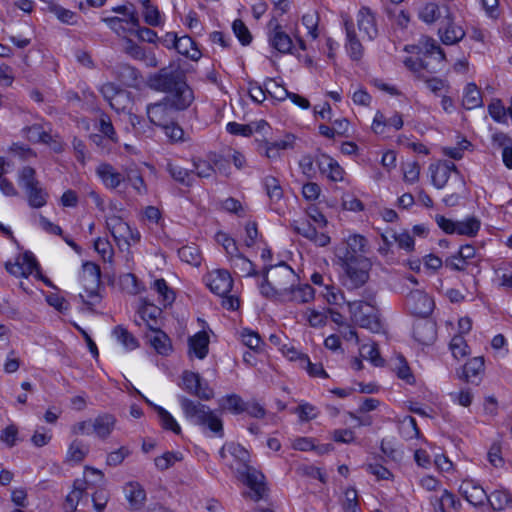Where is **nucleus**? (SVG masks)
Returning <instances> with one entry per match:
<instances>
[{"label": "nucleus", "instance_id": "1", "mask_svg": "<svg viewBox=\"0 0 512 512\" xmlns=\"http://www.w3.org/2000/svg\"><path fill=\"white\" fill-rule=\"evenodd\" d=\"M148 85L155 91L168 93L165 97L176 99V105L182 108H188L194 100L193 91L186 83L183 71L173 65L150 75Z\"/></svg>", "mask_w": 512, "mask_h": 512}, {"label": "nucleus", "instance_id": "2", "mask_svg": "<svg viewBox=\"0 0 512 512\" xmlns=\"http://www.w3.org/2000/svg\"><path fill=\"white\" fill-rule=\"evenodd\" d=\"M185 418L193 425L199 426L209 436L223 438V421L207 405L191 400L185 396L178 397Z\"/></svg>", "mask_w": 512, "mask_h": 512}, {"label": "nucleus", "instance_id": "3", "mask_svg": "<svg viewBox=\"0 0 512 512\" xmlns=\"http://www.w3.org/2000/svg\"><path fill=\"white\" fill-rule=\"evenodd\" d=\"M203 280L212 293L222 297L223 308L235 311L240 307V300L229 295L233 288V278L227 269H215L204 275Z\"/></svg>", "mask_w": 512, "mask_h": 512}, {"label": "nucleus", "instance_id": "4", "mask_svg": "<svg viewBox=\"0 0 512 512\" xmlns=\"http://www.w3.org/2000/svg\"><path fill=\"white\" fill-rule=\"evenodd\" d=\"M177 103L176 99L164 97L159 102L149 104L146 112L150 123L158 128H180L176 122L177 113L187 108L179 107Z\"/></svg>", "mask_w": 512, "mask_h": 512}, {"label": "nucleus", "instance_id": "5", "mask_svg": "<svg viewBox=\"0 0 512 512\" xmlns=\"http://www.w3.org/2000/svg\"><path fill=\"white\" fill-rule=\"evenodd\" d=\"M80 279L84 290L87 293L88 299H85L82 294L79 295V298L88 307V309L92 310V307L100 302V296L98 293L101 284L100 266L90 261L83 263Z\"/></svg>", "mask_w": 512, "mask_h": 512}, {"label": "nucleus", "instance_id": "6", "mask_svg": "<svg viewBox=\"0 0 512 512\" xmlns=\"http://www.w3.org/2000/svg\"><path fill=\"white\" fill-rule=\"evenodd\" d=\"M352 320L362 328L378 332L381 324L373 299L369 301H354L348 304Z\"/></svg>", "mask_w": 512, "mask_h": 512}, {"label": "nucleus", "instance_id": "7", "mask_svg": "<svg viewBox=\"0 0 512 512\" xmlns=\"http://www.w3.org/2000/svg\"><path fill=\"white\" fill-rule=\"evenodd\" d=\"M272 270L271 278L275 283L277 290H280L281 301H287L289 291L292 287L297 284L299 278L294 270L285 262H281L278 265L267 266Z\"/></svg>", "mask_w": 512, "mask_h": 512}, {"label": "nucleus", "instance_id": "8", "mask_svg": "<svg viewBox=\"0 0 512 512\" xmlns=\"http://www.w3.org/2000/svg\"><path fill=\"white\" fill-rule=\"evenodd\" d=\"M106 226L119 246L121 242L130 246L131 242L135 243L140 240L141 235L139 231L131 228L128 223L117 215L108 216L106 218Z\"/></svg>", "mask_w": 512, "mask_h": 512}, {"label": "nucleus", "instance_id": "9", "mask_svg": "<svg viewBox=\"0 0 512 512\" xmlns=\"http://www.w3.org/2000/svg\"><path fill=\"white\" fill-rule=\"evenodd\" d=\"M182 389L201 400L208 401L213 398L214 391L207 383H202L199 373L184 371L182 373Z\"/></svg>", "mask_w": 512, "mask_h": 512}, {"label": "nucleus", "instance_id": "10", "mask_svg": "<svg viewBox=\"0 0 512 512\" xmlns=\"http://www.w3.org/2000/svg\"><path fill=\"white\" fill-rule=\"evenodd\" d=\"M341 262L346 265V273L353 287H360L367 282L372 267L368 258L361 256Z\"/></svg>", "mask_w": 512, "mask_h": 512}, {"label": "nucleus", "instance_id": "11", "mask_svg": "<svg viewBox=\"0 0 512 512\" xmlns=\"http://www.w3.org/2000/svg\"><path fill=\"white\" fill-rule=\"evenodd\" d=\"M438 35L444 45L457 44L466 35L465 30L455 23L453 13L450 9L445 10V18L441 21Z\"/></svg>", "mask_w": 512, "mask_h": 512}, {"label": "nucleus", "instance_id": "12", "mask_svg": "<svg viewBox=\"0 0 512 512\" xmlns=\"http://www.w3.org/2000/svg\"><path fill=\"white\" fill-rule=\"evenodd\" d=\"M346 247H336L335 256L339 261L358 258V254L368 252V241L360 234H352L345 239Z\"/></svg>", "mask_w": 512, "mask_h": 512}, {"label": "nucleus", "instance_id": "13", "mask_svg": "<svg viewBox=\"0 0 512 512\" xmlns=\"http://www.w3.org/2000/svg\"><path fill=\"white\" fill-rule=\"evenodd\" d=\"M269 44L280 53H289L293 47L291 37L283 30L276 17L268 22Z\"/></svg>", "mask_w": 512, "mask_h": 512}, {"label": "nucleus", "instance_id": "14", "mask_svg": "<svg viewBox=\"0 0 512 512\" xmlns=\"http://www.w3.org/2000/svg\"><path fill=\"white\" fill-rule=\"evenodd\" d=\"M406 305L413 314L420 317H427L434 308L433 300L420 289L413 290L407 295Z\"/></svg>", "mask_w": 512, "mask_h": 512}, {"label": "nucleus", "instance_id": "15", "mask_svg": "<svg viewBox=\"0 0 512 512\" xmlns=\"http://www.w3.org/2000/svg\"><path fill=\"white\" fill-rule=\"evenodd\" d=\"M215 238L216 241L223 246L224 250L231 257L232 260L235 258L241 263L250 266V270L247 272L249 277L258 276L259 273L255 269L254 264L249 259H247L246 257L239 253L236 241L233 238H231L228 234L224 232H218Z\"/></svg>", "mask_w": 512, "mask_h": 512}, {"label": "nucleus", "instance_id": "16", "mask_svg": "<svg viewBox=\"0 0 512 512\" xmlns=\"http://www.w3.org/2000/svg\"><path fill=\"white\" fill-rule=\"evenodd\" d=\"M459 492L470 504L476 507L483 506L488 499L483 487L471 479L462 481Z\"/></svg>", "mask_w": 512, "mask_h": 512}, {"label": "nucleus", "instance_id": "17", "mask_svg": "<svg viewBox=\"0 0 512 512\" xmlns=\"http://www.w3.org/2000/svg\"><path fill=\"white\" fill-rule=\"evenodd\" d=\"M302 195L304 199L308 202L306 209V213L308 217L316 224L319 223L320 218V209L315 202L320 195V187L317 183L308 182L302 187Z\"/></svg>", "mask_w": 512, "mask_h": 512}, {"label": "nucleus", "instance_id": "18", "mask_svg": "<svg viewBox=\"0 0 512 512\" xmlns=\"http://www.w3.org/2000/svg\"><path fill=\"white\" fill-rule=\"evenodd\" d=\"M357 26L360 32L364 33L369 40L378 35V27L375 14L368 7H362L357 13Z\"/></svg>", "mask_w": 512, "mask_h": 512}, {"label": "nucleus", "instance_id": "19", "mask_svg": "<svg viewBox=\"0 0 512 512\" xmlns=\"http://www.w3.org/2000/svg\"><path fill=\"white\" fill-rule=\"evenodd\" d=\"M125 497L129 504V509L138 511L144 507L146 501V491L137 481H130L124 486Z\"/></svg>", "mask_w": 512, "mask_h": 512}, {"label": "nucleus", "instance_id": "20", "mask_svg": "<svg viewBox=\"0 0 512 512\" xmlns=\"http://www.w3.org/2000/svg\"><path fill=\"white\" fill-rule=\"evenodd\" d=\"M429 170L431 172L432 184L437 189H442L447 184L452 172L457 173L455 164L450 162L431 164Z\"/></svg>", "mask_w": 512, "mask_h": 512}, {"label": "nucleus", "instance_id": "21", "mask_svg": "<svg viewBox=\"0 0 512 512\" xmlns=\"http://www.w3.org/2000/svg\"><path fill=\"white\" fill-rule=\"evenodd\" d=\"M209 335L205 331H199L188 339V354L198 359H204L209 352Z\"/></svg>", "mask_w": 512, "mask_h": 512}, {"label": "nucleus", "instance_id": "22", "mask_svg": "<svg viewBox=\"0 0 512 512\" xmlns=\"http://www.w3.org/2000/svg\"><path fill=\"white\" fill-rule=\"evenodd\" d=\"M165 169L170 175V177L178 184L185 187L193 186L195 181L194 170H188L186 168H183L173 163L171 160H167Z\"/></svg>", "mask_w": 512, "mask_h": 512}, {"label": "nucleus", "instance_id": "23", "mask_svg": "<svg viewBox=\"0 0 512 512\" xmlns=\"http://www.w3.org/2000/svg\"><path fill=\"white\" fill-rule=\"evenodd\" d=\"M96 173L103 184L109 189H116L125 180L121 173L117 172L111 164L102 163Z\"/></svg>", "mask_w": 512, "mask_h": 512}, {"label": "nucleus", "instance_id": "24", "mask_svg": "<svg viewBox=\"0 0 512 512\" xmlns=\"http://www.w3.org/2000/svg\"><path fill=\"white\" fill-rule=\"evenodd\" d=\"M344 25L347 36V49L350 57L353 60L358 61L363 56L364 48L357 38L353 22L350 19H344Z\"/></svg>", "mask_w": 512, "mask_h": 512}, {"label": "nucleus", "instance_id": "25", "mask_svg": "<svg viewBox=\"0 0 512 512\" xmlns=\"http://www.w3.org/2000/svg\"><path fill=\"white\" fill-rule=\"evenodd\" d=\"M116 424V418L109 413L98 415L93 420V433L100 439L104 440L113 432Z\"/></svg>", "mask_w": 512, "mask_h": 512}, {"label": "nucleus", "instance_id": "26", "mask_svg": "<svg viewBox=\"0 0 512 512\" xmlns=\"http://www.w3.org/2000/svg\"><path fill=\"white\" fill-rule=\"evenodd\" d=\"M450 9L447 5L439 6L437 3L428 2L425 3L418 12V17L427 24H433L436 21L444 20L445 10Z\"/></svg>", "mask_w": 512, "mask_h": 512}, {"label": "nucleus", "instance_id": "27", "mask_svg": "<svg viewBox=\"0 0 512 512\" xmlns=\"http://www.w3.org/2000/svg\"><path fill=\"white\" fill-rule=\"evenodd\" d=\"M87 481L82 479H76L73 482L72 491L66 496L64 508L66 512H74L77 509L79 501L84 495H87Z\"/></svg>", "mask_w": 512, "mask_h": 512}, {"label": "nucleus", "instance_id": "28", "mask_svg": "<svg viewBox=\"0 0 512 512\" xmlns=\"http://www.w3.org/2000/svg\"><path fill=\"white\" fill-rule=\"evenodd\" d=\"M148 329L154 333L153 336L149 337L151 346L157 353L161 355H168L172 351V345L168 335L153 324H148Z\"/></svg>", "mask_w": 512, "mask_h": 512}, {"label": "nucleus", "instance_id": "29", "mask_svg": "<svg viewBox=\"0 0 512 512\" xmlns=\"http://www.w3.org/2000/svg\"><path fill=\"white\" fill-rule=\"evenodd\" d=\"M282 353L291 361L298 360L300 362L301 367L306 369L309 375H320V368H318L316 364H313L307 355L301 354L294 347H288L284 345L282 348Z\"/></svg>", "mask_w": 512, "mask_h": 512}, {"label": "nucleus", "instance_id": "30", "mask_svg": "<svg viewBox=\"0 0 512 512\" xmlns=\"http://www.w3.org/2000/svg\"><path fill=\"white\" fill-rule=\"evenodd\" d=\"M118 80L127 87H138L141 82L140 72L129 64H120L116 67Z\"/></svg>", "mask_w": 512, "mask_h": 512}, {"label": "nucleus", "instance_id": "31", "mask_svg": "<svg viewBox=\"0 0 512 512\" xmlns=\"http://www.w3.org/2000/svg\"><path fill=\"white\" fill-rule=\"evenodd\" d=\"M493 145L502 149L504 165L512 170V139L503 132H497L492 136Z\"/></svg>", "mask_w": 512, "mask_h": 512}, {"label": "nucleus", "instance_id": "32", "mask_svg": "<svg viewBox=\"0 0 512 512\" xmlns=\"http://www.w3.org/2000/svg\"><path fill=\"white\" fill-rule=\"evenodd\" d=\"M494 511L512 507V494L504 488L496 489L488 495L487 501Z\"/></svg>", "mask_w": 512, "mask_h": 512}, {"label": "nucleus", "instance_id": "33", "mask_svg": "<svg viewBox=\"0 0 512 512\" xmlns=\"http://www.w3.org/2000/svg\"><path fill=\"white\" fill-rule=\"evenodd\" d=\"M382 239L387 245L391 244V240L395 241L399 248L404 249L407 252H411L414 249V239L406 230H402L400 232H387L382 235Z\"/></svg>", "mask_w": 512, "mask_h": 512}, {"label": "nucleus", "instance_id": "34", "mask_svg": "<svg viewBox=\"0 0 512 512\" xmlns=\"http://www.w3.org/2000/svg\"><path fill=\"white\" fill-rule=\"evenodd\" d=\"M420 45L421 46H411V47L406 46L405 50L407 52H414L415 50H417V53L422 52V56H428V57H430V56L432 57L433 55L440 56V54L445 55L443 49L431 37H424L420 41Z\"/></svg>", "mask_w": 512, "mask_h": 512}, {"label": "nucleus", "instance_id": "35", "mask_svg": "<svg viewBox=\"0 0 512 512\" xmlns=\"http://www.w3.org/2000/svg\"><path fill=\"white\" fill-rule=\"evenodd\" d=\"M175 50L193 61H197L202 55L200 50L196 47L195 41L188 35L178 37Z\"/></svg>", "mask_w": 512, "mask_h": 512}, {"label": "nucleus", "instance_id": "36", "mask_svg": "<svg viewBox=\"0 0 512 512\" xmlns=\"http://www.w3.org/2000/svg\"><path fill=\"white\" fill-rule=\"evenodd\" d=\"M153 409L157 413L160 425L164 430L172 431L176 435L181 434L180 425L166 409L159 405H153Z\"/></svg>", "mask_w": 512, "mask_h": 512}, {"label": "nucleus", "instance_id": "37", "mask_svg": "<svg viewBox=\"0 0 512 512\" xmlns=\"http://www.w3.org/2000/svg\"><path fill=\"white\" fill-rule=\"evenodd\" d=\"M287 301H295L299 303H307L314 299L315 290L309 284L296 285L289 291Z\"/></svg>", "mask_w": 512, "mask_h": 512}, {"label": "nucleus", "instance_id": "38", "mask_svg": "<svg viewBox=\"0 0 512 512\" xmlns=\"http://www.w3.org/2000/svg\"><path fill=\"white\" fill-rule=\"evenodd\" d=\"M24 191L27 195L28 204L32 208H41L47 204L49 195L45 189L41 187L40 183Z\"/></svg>", "mask_w": 512, "mask_h": 512}, {"label": "nucleus", "instance_id": "39", "mask_svg": "<svg viewBox=\"0 0 512 512\" xmlns=\"http://www.w3.org/2000/svg\"><path fill=\"white\" fill-rule=\"evenodd\" d=\"M247 472L245 475V483L246 485L254 491L256 494V498L260 499L263 496V493L265 491L264 483H263V474L250 469V467H245Z\"/></svg>", "mask_w": 512, "mask_h": 512}, {"label": "nucleus", "instance_id": "40", "mask_svg": "<svg viewBox=\"0 0 512 512\" xmlns=\"http://www.w3.org/2000/svg\"><path fill=\"white\" fill-rule=\"evenodd\" d=\"M414 338L421 344L428 345L435 339V329L430 322L419 323L413 330Z\"/></svg>", "mask_w": 512, "mask_h": 512}, {"label": "nucleus", "instance_id": "41", "mask_svg": "<svg viewBox=\"0 0 512 512\" xmlns=\"http://www.w3.org/2000/svg\"><path fill=\"white\" fill-rule=\"evenodd\" d=\"M462 104L466 109H474L482 105V96L479 88L474 83H469L465 88Z\"/></svg>", "mask_w": 512, "mask_h": 512}, {"label": "nucleus", "instance_id": "42", "mask_svg": "<svg viewBox=\"0 0 512 512\" xmlns=\"http://www.w3.org/2000/svg\"><path fill=\"white\" fill-rule=\"evenodd\" d=\"M244 400L238 394H229L221 398L219 405L222 409L228 410L231 413L238 415L245 411Z\"/></svg>", "mask_w": 512, "mask_h": 512}, {"label": "nucleus", "instance_id": "43", "mask_svg": "<svg viewBox=\"0 0 512 512\" xmlns=\"http://www.w3.org/2000/svg\"><path fill=\"white\" fill-rule=\"evenodd\" d=\"M373 124L377 126H388L390 128H402L404 121L400 113L391 112L386 115L378 111L373 119Z\"/></svg>", "mask_w": 512, "mask_h": 512}, {"label": "nucleus", "instance_id": "44", "mask_svg": "<svg viewBox=\"0 0 512 512\" xmlns=\"http://www.w3.org/2000/svg\"><path fill=\"white\" fill-rule=\"evenodd\" d=\"M112 334L127 350H134L139 346L138 340L122 325L116 326Z\"/></svg>", "mask_w": 512, "mask_h": 512}, {"label": "nucleus", "instance_id": "45", "mask_svg": "<svg viewBox=\"0 0 512 512\" xmlns=\"http://www.w3.org/2000/svg\"><path fill=\"white\" fill-rule=\"evenodd\" d=\"M270 268L265 266L262 270V277L263 281L261 282L259 288L260 293L262 296L269 298V299H275L281 301L280 298V290H277V287L275 283L269 280L268 274H269Z\"/></svg>", "mask_w": 512, "mask_h": 512}, {"label": "nucleus", "instance_id": "46", "mask_svg": "<svg viewBox=\"0 0 512 512\" xmlns=\"http://www.w3.org/2000/svg\"><path fill=\"white\" fill-rule=\"evenodd\" d=\"M480 229V221L475 217H468L461 221H456L455 234L473 237Z\"/></svg>", "mask_w": 512, "mask_h": 512}, {"label": "nucleus", "instance_id": "47", "mask_svg": "<svg viewBox=\"0 0 512 512\" xmlns=\"http://www.w3.org/2000/svg\"><path fill=\"white\" fill-rule=\"evenodd\" d=\"M293 229L303 237L309 239L312 242H317L318 240V232L317 227L312 224L310 221L306 220H295L291 224Z\"/></svg>", "mask_w": 512, "mask_h": 512}, {"label": "nucleus", "instance_id": "48", "mask_svg": "<svg viewBox=\"0 0 512 512\" xmlns=\"http://www.w3.org/2000/svg\"><path fill=\"white\" fill-rule=\"evenodd\" d=\"M194 177L197 176L199 178H209L215 173V168L212 165V161L209 159V155L207 159H202L199 157H194L192 159Z\"/></svg>", "mask_w": 512, "mask_h": 512}, {"label": "nucleus", "instance_id": "49", "mask_svg": "<svg viewBox=\"0 0 512 512\" xmlns=\"http://www.w3.org/2000/svg\"><path fill=\"white\" fill-rule=\"evenodd\" d=\"M178 257L181 261L193 266H199L202 259L201 253L195 245H186L178 249Z\"/></svg>", "mask_w": 512, "mask_h": 512}, {"label": "nucleus", "instance_id": "50", "mask_svg": "<svg viewBox=\"0 0 512 512\" xmlns=\"http://www.w3.org/2000/svg\"><path fill=\"white\" fill-rule=\"evenodd\" d=\"M263 185L267 196L272 202H278L283 197V189L277 178L273 176H266L263 179Z\"/></svg>", "mask_w": 512, "mask_h": 512}, {"label": "nucleus", "instance_id": "51", "mask_svg": "<svg viewBox=\"0 0 512 512\" xmlns=\"http://www.w3.org/2000/svg\"><path fill=\"white\" fill-rule=\"evenodd\" d=\"M90 139L98 147L110 150V143L117 142L116 130H99L90 135Z\"/></svg>", "mask_w": 512, "mask_h": 512}, {"label": "nucleus", "instance_id": "52", "mask_svg": "<svg viewBox=\"0 0 512 512\" xmlns=\"http://www.w3.org/2000/svg\"><path fill=\"white\" fill-rule=\"evenodd\" d=\"M445 55L435 56L432 57L428 56H422V73L426 71L429 74L437 73L441 71L445 65Z\"/></svg>", "mask_w": 512, "mask_h": 512}, {"label": "nucleus", "instance_id": "53", "mask_svg": "<svg viewBox=\"0 0 512 512\" xmlns=\"http://www.w3.org/2000/svg\"><path fill=\"white\" fill-rule=\"evenodd\" d=\"M399 431L404 439L410 440L419 436L416 420L411 416H405L399 421Z\"/></svg>", "mask_w": 512, "mask_h": 512}, {"label": "nucleus", "instance_id": "54", "mask_svg": "<svg viewBox=\"0 0 512 512\" xmlns=\"http://www.w3.org/2000/svg\"><path fill=\"white\" fill-rule=\"evenodd\" d=\"M38 141L49 146L55 153H61L64 149L63 140L57 135H53L51 130H42L38 135Z\"/></svg>", "mask_w": 512, "mask_h": 512}, {"label": "nucleus", "instance_id": "55", "mask_svg": "<svg viewBox=\"0 0 512 512\" xmlns=\"http://www.w3.org/2000/svg\"><path fill=\"white\" fill-rule=\"evenodd\" d=\"M449 348L456 360H461L470 354L469 346L462 335H455L450 342Z\"/></svg>", "mask_w": 512, "mask_h": 512}, {"label": "nucleus", "instance_id": "56", "mask_svg": "<svg viewBox=\"0 0 512 512\" xmlns=\"http://www.w3.org/2000/svg\"><path fill=\"white\" fill-rule=\"evenodd\" d=\"M182 454L180 452L168 451L163 455L156 457L154 460L155 466L160 471H165L172 467L176 462L182 460Z\"/></svg>", "mask_w": 512, "mask_h": 512}, {"label": "nucleus", "instance_id": "57", "mask_svg": "<svg viewBox=\"0 0 512 512\" xmlns=\"http://www.w3.org/2000/svg\"><path fill=\"white\" fill-rule=\"evenodd\" d=\"M49 10L55 14L58 20L64 24L74 25L78 21V16L75 12L66 9L58 4H50Z\"/></svg>", "mask_w": 512, "mask_h": 512}, {"label": "nucleus", "instance_id": "58", "mask_svg": "<svg viewBox=\"0 0 512 512\" xmlns=\"http://www.w3.org/2000/svg\"><path fill=\"white\" fill-rule=\"evenodd\" d=\"M488 113L496 122L506 123L508 111L500 99H492L488 104Z\"/></svg>", "mask_w": 512, "mask_h": 512}, {"label": "nucleus", "instance_id": "59", "mask_svg": "<svg viewBox=\"0 0 512 512\" xmlns=\"http://www.w3.org/2000/svg\"><path fill=\"white\" fill-rule=\"evenodd\" d=\"M116 112L130 111L132 108V98L130 92L122 89L121 92L109 103Z\"/></svg>", "mask_w": 512, "mask_h": 512}, {"label": "nucleus", "instance_id": "60", "mask_svg": "<svg viewBox=\"0 0 512 512\" xmlns=\"http://www.w3.org/2000/svg\"><path fill=\"white\" fill-rule=\"evenodd\" d=\"M138 313L140 314L141 319L148 326V324H151L150 321H154L155 323L157 322V318L161 315L162 310L152 303L143 301Z\"/></svg>", "mask_w": 512, "mask_h": 512}, {"label": "nucleus", "instance_id": "61", "mask_svg": "<svg viewBox=\"0 0 512 512\" xmlns=\"http://www.w3.org/2000/svg\"><path fill=\"white\" fill-rule=\"evenodd\" d=\"M18 182L24 190L40 183L36 178L35 169L30 166H25L19 171Z\"/></svg>", "mask_w": 512, "mask_h": 512}, {"label": "nucleus", "instance_id": "62", "mask_svg": "<svg viewBox=\"0 0 512 512\" xmlns=\"http://www.w3.org/2000/svg\"><path fill=\"white\" fill-rule=\"evenodd\" d=\"M457 503L455 496L448 490H443L441 497L431 498V504L434 507V512H445V504L455 507Z\"/></svg>", "mask_w": 512, "mask_h": 512}, {"label": "nucleus", "instance_id": "63", "mask_svg": "<svg viewBox=\"0 0 512 512\" xmlns=\"http://www.w3.org/2000/svg\"><path fill=\"white\" fill-rule=\"evenodd\" d=\"M265 90L272 99H275L277 101H284L285 99L288 98L290 93L285 87L278 84L273 79H268L265 82Z\"/></svg>", "mask_w": 512, "mask_h": 512}, {"label": "nucleus", "instance_id": "64", "mask_svg": "<svg viewBox=\"0 0 512 512\" xmlns=\"http://www.w3.org/2000/svg\"><path fill=\"white\" fill-rule=\"evenodd\" d=\"M342 509L344 512H362L359 507L358 494L355 489L349 488L345 491Z\"/></svg>", "mask_w": 512, "mask_h": 512}]
</instances>
